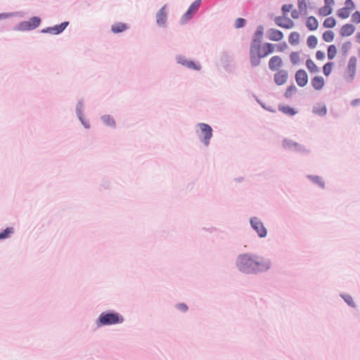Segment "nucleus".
I'll return each mask as SVG.
<instances>
[{
  "label": "nucleus",
  "mask_w": 360,
  "mask_h": 360,
  "mask_svg": "<svg viewBox=\"0 0 360 360\" xmlns=\"http://www.w3.org/2000/svg\"><path fill=\"white\" fill-rule=\"evenodd\" d=\"M358 54H359V56L360 57V49L358 51Z\"/></svg>",
  "instance_id": "53"
},
{
  "label": "nucleus",
  "mask_w": 360,
  "mask_h": 360,
  "mask_svg": "<svg viewBox=\"0 0 360 360\" xmlns=\"http://www.w3.org/2000/svg\"><path fill=\"white\" fill-rule=\"evenodd\" d=\"M276 49L279 52H283L287 49L288 45L285 42H283L280 44L276 45Z\"/></svg>",
  "instance_id": "42"
},
{
  "label": "nucleus",
  "mask_w": 360,
  "mask_h": 360,
  "mask_svg": "<svg viewBox=\"0 0 360 360\" xmlns=\"http://www.w3.org/2000/svg\"><path fill=\"white\" fill-rule=\"evenodd\" d=\"M185 66H186L188 68L195 70H200V65L198 63H195L194 61H192V60H189L188 62H186V64L185 65Z\"/></svg>",
  "instance_id": "35"
},
{
  "label": "nucleus",
  "mask_w": 360,
  "mask_h": 360,
  "mask_svg": "<svg viewBox=\"0 0 360 360\" xmlns=\"http://www.w3.org/2000/svg\"><path fill=\"white\" fill-rule=\"evenodd\" d=\"M313 112L315 114L322 116L326 114L327 110L326 106L322 105L314 108Z\"/></svg>",
  "instance_id": "34"
},
{
  "label": "nucleus",
  "mask_w": 360,
  "mask_h": 360,
  "mask_svg": "<svg viewBox=\"0 0 360 360\" xmlns=\"http://www.w3.org/2000/svg\"><path fill=\"white\" fill-rule=\"evenodd\" d=\"M256 35H258V36L261 37L262 35V31H257L256 32Z\"/></svg>",
  "instance_id": "52"
},
{
  "label": "nucleus",
  "mask_w": 360,
  "mask_h": 360,
  "mask_svg": "<svg viewBox=\"0 0 360 360\" xmlns=\"http://www.w3.org/2000/svg\"><path fill=\"white\" fill-rule=\"evenodd\" d=\"M279 110L283 112L284 114L288 115H294L296 113V111L292 108L290 106L288 105H282L279 106L278 108Z\"/></svg>",
  "instance_id": "27"
},
{
  "label": "nucleus",
  "mask_w": 360,
  "mask_h": 360,
  "mask_svg": "<svg viewBox=\"0 0 360 360\" xmlns=\"http://www.w3.org/2000/svg\"><path fill=\"white\" fill-rule=\"evenodd\" d=\"M350 13H351V11H349V9L344 7V8H340L338 11L337 15L339 18H340L342 19H345L349 16Z\"/></svg>",
  "instance_id": "25"
},
{
  "label": "nucleus",
  "mask_w": 360,
  "mask_h": 360,
  "mask_svg": "<svg viewBox=\"0 0 360 360\" xmlns=\"http://www.w3.org/2000/svg\"><path fill=\"white\" fill-rule=\"evenodd\" d=\"M283 65V60L278 56H272L269 60V68L271 71L278 70Z\"/></svg>",
  "instance_id": "13"
},
{
  "label": "nucleus",
  "mask_w": 360,
  "mask_h": 360,
  "mask_svg": "<svg viewBox=\"0 0 360 360\" xmlns=\"http://www.w3.org/2000/svg\"><path fill=\"white\" fill-rule=\"evenodd\" d=\"M176 307L182 311H186L188 310V307L184 303L178 304Z\"/></svg>",
  "instance_id": "47"
},
{
  "label": "nucleus",
  "mask_w": 360,
  "mask_h": 360,
  "mask_svg": "<svg viewBox=\"0 0 360 360\" xmlns=\"http://www.w3.org/2000/svg\"><path fill=\"white\" fill-rule=\"evenodd\" d=\"M324 4L325 5L319 10V14L321 16H327L332 13L334 0H324Z\"/></svg>",
  "instance_id": "12"
},
{
  "label": "nucleus",
  "mask_w": 360,
  "mask_h": 360,
  "mask_svg": "<svg viewBox=\"0 0 360 360\" xmlns=\"http://www.w3.org/2000/svg\"><path fill=\"white\" fill-rule=\"evenodd\" d=\"M352 44L350 41H347L342 44L341 52L343 56H347L349 49H351Z\"/></svg>",
  "instance_id": "33"
},
{
  "label": "nucleus",
  "mask_w": 360,
  "mask_h": 360,
  "mask_svg": "<svg viewBox=\"0 0 360 360\" xmlns=\"http://www.w3.org/2000/svg\"><path fill=\"white\" fill-rule=\"evenodd\" d=\"M41 20L38 17H32L28 21L21 23L22 28L32 30L37 27L40 24Z\"/></svg>",
  "instance_id": "14"
},
{
  "label": "nucleus",
  "mask_w": 360,
  "mask_h": 360,
  "mask_svg": "<svg viewBox=\"0 0 360 360\" xmlns=\"http://www.w3.org/2000/svg\"><path fill=\"white\" fill-rule=\"evenodd\" d=\"M300 34L296 32H291L288 41L291 45H297L299 43Z\"/></svg>",
  "instance_id": "24"
},
{
  "label": "nucleus",
  "mask_w": 360,
  "mask_h": 360,
  "mask_svg": "<svg viewBox=\"0 0 360 360\" xmlns=\"http://www.w3.org/2000/svg\"><path fill=\"white\" fill-rule=\"evenodd\" d=\"M307 43L309 47L315 48L318 43L317 38L314 35H311L307 38Z\"/></svg>",
  "instance_id": "31"
},
{
  "label": "nucleus",
  "mask_w": 360,
  "mask_h": 360,
  "mask_svg": "<svg viewBox=\"0 0 360 360\" xmlns=\"http://www.w3.org/2000/svg\"><path fill=\"white\" fill-rule=\"evenodd\" d=\"M343 298L345 300V301L350 306L352 307H354V302L353 300V298L350 296V295H344L343 296Z\"/></svg>",
  "instance_id": "41"
},
{
  "label": "nucleus",
  "mask_w": 360,
  "mask_h": 360,
  "mask_svg": "<svg viewBox=\"0 0 360 360\" xmlns=\"http://www.w3.org/2000/svg\"><path fill=\"white\" fill-rule=\"evenodd\" d=\"M295 80L300 86H304L308 82V75L306 71L304 70H297L295 73Z\"/></svg>",
  "instance_id": "11"
},
{
  "label": "nucleus",
  "mask_w": 360,
  "mask_h": 360,
  "mask_svg": "<svg viewBox=\"0 0 360 360\" xmlns=\"http://www.w3.org/2000/svg\"><path fill=\"white\" fill-rule=\"evenodd\" d=\"M306 25L309 30H315L317 29L319 22L314 16H310L307 19Z\"/></svg>",
  "instance_id": "19"
},
{
  "label": "nucleus",
  "mask_w": 360,
  "mask_h": 360,
  "mask_svg": "<svg viewBox=\"0 0 360 360\" xmlns=\"http://www.w3.org/2000/svg\"><path fill=\"white\" fill-rule=\"evenodd\" d=\"M356 38L357 41L360 44V32L356 34Z\"/></svg>",
  "instance_id": "51"
},
{
  "label": "nucleus",
  "mask_w": 360,
  "mask_h": 360,
  "mask_svg": "<svg viewBox=\"0 0 360 360\" xmlns=\"http://www.w3.org/2000/svg\"><path fill=\"white\" fill-rule=\"evenodd\" d=\"M311 84L314 89L319 91L324 86L325 80L321 76H315L311 79Z\"/></svg>",
  "instance_id": "17"
},
{
  "label": "nucleus",
  "mask_w": 360,
  "mask_h": 360,
  "mask_svg": "<svg viewBox=\"0 0 360 360\" xmlns=\"http://www.w3.org/2000/svg\"><path fill=\"white\" fill-rule=\"evenodd\" d=\"M345 4V8L349 9V11H352L354 9V4L352 0H346Z\"/></svg>",
  "instance_id": "43"
},
{
  "label": "nucleus",
  "mask_w": 360,
  "mask_h": 360,
  "mask_svg": "<svg viewBox=\"0 0 360 360\" xmlns=\"http://www.w3.org/2000/svg\"><path fill=\"white\" fill-rule=\"evenodd\" d=\"M357 68V58L355 56L349 58L347 66L344 70V77L347 82L354 80Z\"/></svg>",
  "instance_id": "4"
},
{
  "label": "nucleus",
  "mask_w": 360,
  "mask_h": 360,
  "mask_svg": "<svg viewBox=\"0 0 360 360\" xmlns=\"http://www.w3.org/2000/svg\"><path fill=\"white\" fill-rule=\"evenodd\" d=\"M307 7L305 0H298V8L300 11H306Z\"/></svg>",
  "instance_id": "38"
},
{
  "label": "nucleus",
  "mask_w": 360,
  "mask_h": 360,
  "mask_svg": "<svg viewBox=\"0 0 360 360\" xmlns=\"http://www.w3.org/2000/svg\"><path fill=\"white\" fill-rule=\"evenodd\" d=\"M291 8H292V5H290V4H285V5H283L282 7V10L284 13H288Z\"/></svg>",
  "instance_id": "48"
},
{
  "label": "nucleus",
  "mask_w": 360,
  "mask_h": 360,
  "mask_svg": "<svg viewBox=\"0 0 360 360\" xmlns=\"http://www.w3.org/2000/svg\"><path fill=\"white\" fill-rule=\"evenodd\" d=\"M266 37L271 41H280L283 39L284 34L278 30L271 28L267 30Z\"/></svg>",
  "instance_id": "9"
},
{
  "label": "nucleus",
  "mask_w": 360,
  "mask_h": 360,
  "mask_svg": "<svg viewBox=\"0 0 360 360\" xmlns=\"http://www.w3.org/2000/svg\"><path fill=\"white\" fill-rule=\"evenodd\" d=\"M275 22L278 26L286 29H291L295 25L294 22L291 19L282 16L276 18Z\"/></svg>",
  "instance_id": "10"
},
{
  "label": "nucleus",
  "mask_w": 360,
  "mask_h": 360,
  "mask_svg": "<svg viewBox=\"0 0 360 360\" xmlns=\"http://www.w3.org/2000/svg\"><path fill=\"white\" fill-rule=\"evenodd\" d=\"M270 266L271 264L268 259L249 254L240 255L237 261L238 269L244 273L266 271Z\"/></svg>",
  "instance_id": "1"
},
{
  "label": "nucleus",
  "mask_w": 360,
  "mask_h": 360,
  "mask_svg": "<svg viewBox=\"0 0 360 360\" xmlns=\"http://www.w3.org/2000/svg\"><path fill=\"white\" fill-rule=\"evenodd\" d=\"M295 91H296V87L295 86H289L285 91V97H287V98L290 97Z\"/></svg>",
  "instance_id": "37"
},
{
  "label": "nucleus",
  "mask_w": 360,
  "mask_h": 360,
  "mask_svg": "<svg viewBox=\"0 0 360 360\" xmlns=\"http://www.w3.org/2000/svg\"><path fill=\"white\" fill-rule=\"evenodd\" d=\"M316 58L318 60H323L325 58V53L321 51H318L316 53Z\"/></svg>",
  "instance_id": "46"
},
{
  "label": "nucleus",
  "mask_w": 360,
  "mask_h": 360,
  "mask_svg": "<svg viewBox=\"0 0 360 360\" xmlns=\"http://www.w3.org/2000/svg\"><path fill=\"white\" fill-rule=\"evenodd\" d=\"M200 4L201 0H196L190 6L188 11L181 18L182 23H186L192 18L193 15L198 11Z\"/></svg>",
  "instance_id": "6"
},
{
  "label": "nucleus",
  "mask_w": 360,
  "mask_h": 360,
  "mask_svg": "<svg viewBox=\"0 0 360 360\" xmlns=\"http://www.w3.org/2000/svg\"><path fill=\"white\" fill-rule=\"evenodd\" d=\"M352 20L353 22L359 23L360 22V13L359 11H356L352 15Z\"/></svg>",
  "instance_id": "40"
},
{
  "label": "nucleus",
  "mask_w": 360,
  "mask_h": 360,
  "mask_svg": "<svg viewBox=\"0 0 360 360\" xmlns=\"http://www.w3.org/2000/svg\"><path fill=\"white\" fill-rule=\"evenodd\" d=\"M323 39L326 42H330L334 39V33L331 30H327L323 33Z\"/></svg>",
  "instance_id": "29"
},
{
  "label": "nucleus",
  "mask_w": 360,
  "mask_h": 360,
  "mask_svg": "<svg viewBox=\"0 0 360 360\" xmlns=\"http://www.w3.org/2000/svg\"><path fill=\"white\" fill-rule=\"evenodd\" d=\"M167 20L166 6H163L156 14V21L160 25H164Z\"/></svg>",
  "instance_id": "15"
},
{
  "label": "nucleus",
  "mask_w": 360,
  "mask_h": 360,
  "mask_svg": "<svg viewBox=\"0 0 360 360\" xmlns=\"http://www.w3.org/2000/svg\"><path fill=\"white\" fill-rule=\"evenodd\" d=\"M68 24H69L68 22H62L60 25H56L54 27H48L46 29V30H44V32H50V33H52L54 34H58L61 33L66 28V27L68 25Z\"/></svg>",
  "instance_id": "16"
},
{
  "label": "nucleus",
  "mask_w": 360,
  "mask_h": 360,
  "mask_svg": "<svg viewBox=\"0 0 360 360\" xmlns=\"http://www.w3.org/2000/svg\"><path fill=\"white\" fill-rule=\"evenodd\" d=\"M101 119H102L103 122L107 125H109V126H115V120L110 115H103Z\"/></svg>",
  "instance_id": "32"
},
{
  "label": "nucleus",
  "mask_w": 360,
  "mask_h": 360,
  "mask_svg": "<svg viewBox=\"0 0 360 360\" xmlns=\"http://www.w3.org/2000/svg\"><path fill=\"white\" fill-rule=\"evenodd\" d=\"M13 228H6L4 231L0 233V240L8 238L11 233H13Z\"/></svg>",
  "instance_id": "36"
},
{
  "label": "nucleus",
  "mask_w": 360,
  "mask_h": 360,
  "mask_svg": "<svg viewBox=\"0 0 360 360\" xmlns=\"http://www.w3.org/2000/svg\"><path fill=\"white\" fill-rule=\"evenodd\" d=\"M262 51L264 52V55L265 57L269 56V54L272 53L276 48V44H271V43H265L264 44L262 45Z\"/></svg>",
  "instance_id": "20"
},
{
  "label": "nucleus",
  "mask_w": 360,
  "mask_h": 360,
  "mask_svg": "<svg viewBox=\"0 0 360 360\" xmlns=\"http://www.w3.org/2000/svg\"><path fill=\"white\" fill-rule=\"evenodd\" d=\"M291 16L293 18H297L299 17V14H298V12L297 11H293L291 13Z\"/></svg>",
  "instance_id": "50"
},
{
  "label": "nucleus",
  "mask_w": 360,
  "mask_h": 360,
  "mask_svg": "<svg viewBox=\"0 0 360 360\" xmlns=\"http://www.w3.org/2000/svg\"><path fill=\"white\" fill-rule=\"evenodd\" d=\"M260 41L254 39L250 48V60L253 66H258L261 63V58H265Z\"/></svg>",
  "instance_id": "2"
},
{
  "label": "nucleus",
  "mask_w": 360,
  "mask_h": 360,
  "mask_svg": "<svg viewBox=\"0 0 360 360\" xmlns=\"http://www.w3.org/2000/svg\"><path fill=\"white\" fill-rule=\"evenodd\" d=\"M250 224L254 230L257 233L258 236L264 238L267 234L266 229L264 227L263 223L257 217H253L250 219Z\"/></svg>",
  "instance_id": "5"
},
{
  "label": "nucleus",
  "mask_w": 360,
  "mask_h": 360,
  "mask_svg": "<svg viewBox=\"0 0 360 360\" xmlns=\"http://www.w3.org/2000/svg\"><path fill=\"white\" fill-rule=\"evenodd\" d=\"M306 66L308 70L311 73H316L319 72V68L311 59H307L306 61Z\"/></svg>",
  "instance_id": "22"
},
{
  "label": "nucleus",
  "mask_w": 360,
  "mask_h": 360,
  "mask_svg": "<svg viewBox=\"0 0 360 360\" xmlns=\"http://www.w3.org/2000/svg\"><path fill=\"white\" fill-rule=\"evenodd\" d=\"M314 182L316 183V184H319V185H321V186H323V183L322 181V179L321 178H320L319 176H309Z\"/></svg>",
  "instance_id": "44"
},
{
  "label": "nucleus",
  "mask_w": 360,
  "mask_h": 360,
  "mask_svg": "<svg viewBox=\"0 0 360 360\" xmlns=\"http://www.w3.org/2000/svg\"><path fill=\"white\" fill-rule=\"evenodd\" d=\"M10 16H11L10 13H0V20L6 19Z\"/></svg>",
  "instance_id": "49"
},
{
  "label": "nucleus",
  "mask_w": 360,
  "mask_h": 360,
  "mask_svg": "<svg viewBox=\"0 0 360 360\" xmlns=\"http://www.w3.org/2000/svg\"><path fill=\"white\" fill-rule=\"evenodd\" d=\"M176 60H177V62H178L179 63H180V64H181V65H184V66H185V65L186 64V62H188V60H187L185 57L181 56H178V57H177V58H176Z\"/></svg>",
  "instance_id": "45"
},
{
  "label": "nucleus",
  "mask_w": 360,
  "mask_h": 360,
  "mask_svg": "<svg viewBox=\"0 0 360 360\" xmlns=\"http://www.w3.org/2000/svg\"><path fill=\"white\" fill-rule=\"evenodd\" d=\"M198 127L203 134L202 142L205 146H208L210 143V140L212 136V127L205 123H200L198 124Z\"/></svg>",
  "instance_id": "7"
},
{
  "label": "nucleus",
  "mask_w": 360,
  "mask_h": 360,
  "mask_svg": "<svg viewBox=\"0 0 360 360\" xmlns=\"http://www.w3.org/2000/svg\"><path fill=\"white\" fill-rule=\"evenodd\" d=\"M323 26L326 28H333L336 25V21L335 20L334 18L333 17H329V18H327L324 22H323Z\"/></svg>",
  "instance_id": "28"
},
{
  "label": "nucleus",
  "mask_w": 360,
  "mask_h": 360,
  "mask_svg": "<svg viewBox=\"0 0 360 360\" xmlns=\"http://www.w3.org/2000/svg\"><path fill=\"white\" fill-rule=\"evenodd\" d=\"M334 67V63L333 62H328L326 63L323 67V74L328 77L330 75L332 70Z\"/></svg>",
  "instance_id": "26"
},
{
  "label": "nucleus",
  "mask_w": 360,
  "mask_h": 360,
  "mask_svg": "<svg viewBox=\"0 0 360 360\" xmlns=\"http://www.w3.org/2000/svg\"><path fill=\"white\" fill-rule=\"evenodd\" d=\"M337 55V48L334 44H331L328 46L327 50V56L329 60H333Z\"/></svg>",
  "instance_id": "23"
},
{
  "label": "nucleus",
  "mask_w": 360,
  "mask_h": 360,
  "mask_svg": "<svg viewBox=\"0 0 360 360\" xmlns=\"http://www.w3.org/2000/svg\"><path fill=\"white\" fill-rule=\"evenodd\" d=\"M123 318L117 313H102L98 319V326L112 325L122 323Z\"/></svg>",
  "instance_id": "3"
},
{
  "label": "nucleus",
  "mask_w": 360,
  "mask_h": 360,
  "mask_svg": "<svg viewBox=\"0 0 360 360\" xmlns=\"http://www.w3.org/2000/svg\"><path fill=\"white\" fill-rule=\"evenodd\" d=\"M290 61L293 65H296L300 61V53L299 52H292L290 55Z\"/></svg>",
  "instance_id": "30"
},
{
  "label": "nucleus",
  "mask_w": 360,
  "mask_h": 360,
  "mask_svg": "<svg viewBox=\"0 0 360 360\" xmlns=\"http://www.w3.org/2000/svg\"><path fill=\"white\" fill-rule=\"evenodd\" d=\"M288 78V73L285 70H278L274 76V82L277 85H283L286 83Z\"/></svg>",
  "instance_id": "8"
},
{
  "label": "nucleus",
  "mask_w": 360,
  "mask_h": 360,
  "mask_svg": "<svg viewBox=\"0 0 360 360\" xmlns=\"http://www.w3.org/2000/svg\"><path fill=\"white\" fill-rule=\"evenodd\" d=\"M355 30L354 27L350 24L343 25L340 29V34L344 37L352 35Z\"/></svg>",
  "instance_id": "18"
},
{
  "label": "nucleus",
  "mask_w": 360,
  "mask_h": 360,
  "mask_svg": "<svg viewBox=\"0 0 360 360\" xmlns=\"http://www.w3.org/2000/svg\"><path fill=\"white\" fill-rule=\"evenodd\" d=\"M245 20L243 18H239L236 20L235 27L236 28L243 27L245 25Z\"/></svg>",
  "instance_id": "39"
},
{
  "label": "nucleus",
  "mask_w": 360,
  "mask_h": 360,
  "mask_svg": "<svg viewBox=\"0 0 360 360\" xmlns=\"http://www.w3.org/2000/svg\"><path fill=\"white\" fill-rule=\"evenodd\" d=\"M127 29V25L122 22H117L111 27V30L114 33H120Z\"/></svg>",
  "instance_id": "21"
}]
</instances>
